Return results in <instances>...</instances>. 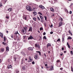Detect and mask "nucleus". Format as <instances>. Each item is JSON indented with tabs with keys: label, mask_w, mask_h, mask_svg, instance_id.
Listing matches in <instances>:
<instances>
[{
	"label": "nucleus",
	"mask_w": 73,
	"mask_h": 73,
	"mask_svg": "<svg viewBox=\"0 0 73 73\" xmlns=\"http://www.w3.org/2000/svg\"><path fill=\"white\" fill-rule=\"evenodd\" d=\"M26 8L29 11H32V8L30 6H27L26 7Z\"/></svg>",
	"instance_id": "1"
},
{
	"label": "nucleus",
	"mask_w": 73,
	"mask_h": 73,
	"mask_svg": "<svg viewBox=\"0 0 73 73\" xmlns=\"http://www.w3.org/2000/svg\"><path fill=\"white\" fill-rule=\"evenodd\" d=\"M28 32H32V28L31 27H30L29 28V30H28Z\"/></svg>",
	"instance_id": "2"
},
{
	"label": "nucleus",
	"mask_w": 73,
	"mask_h": 73,
	"mask_svg": "<svg viewBox=\"0 0 73 73\" xmlns=\"http://www.w3.org/2000/svg\"><path fill=\"white\" fill-rule=\"evenodd\" d=\"M39 7L41 8V9H45V7H44L42 5H40L39 6Z\"/></svg>",
	"instance_id": "3"
},
{
	"label": "nucleus",
	"mask_w": 73,
	"mask_h": 73,
	"mask_svg": "<svg viewBox=\"0 0 73 73\" xmlns=\"http://www.w3.org/2000/svg\"><path fill=\"white\" fill-rule=\"evenodd\" d=\"M62 22H60L59 23V27H61L62 26Z\"/></svg>",
	"instance_id": "4"
},
{
	"label": "nucleus",
	"mask_w": 73,
	"mask_h": 73,
	"mask_svg": "<svg viewBox=\"0 0 73 73\" xmlns=\"http://www.w3.org/2000/svg\"><path fill=\"white\" fill-rule=\"evenodd\" d=\"M53 70V66H51L50 68L49 69V70Z\"/></svg>",
	"instance_id": "5"
},
{
	"label": "nucleus",
	"mask_w": 73,
	"mask_h": 73,
	"mask_svg": "<svg viewBox=\"0 0 73 73\" xmlns=\"http://www.w3.org/2000/svg\"><path fill=\"white\" fill-rule=\"evenodd\" d=\"M22 32L24 34H25V33H26V30L23 29H22Z\"/></svg>",
	"instance_id": "6"
},
{
	"label": "nucleus",
	"mask_w": 73,
	"mask_h": 73,
	"mask_svg": "<svg viewBox=\"0 0 73 73\" xmlns=\"http://www.w3.org/2000/svg\"><path fill=\"white\" fill-rule=\"evenodd\" d=\"M32 38H34L32 35H31L28 38V39L29 40V39H32Z\"/></svg>",
	"instance_id": "7"
},
{
	"label": "nucleus",
	"mask_w": 73,
	"mask_h": 73,
	"mask_svg": "<svg viewBox=\"0 0 73 73\" xmlns=\"http://www.w3.org/2000/svg\"><path fill=\"white\" fill-rule=\"evenodd\" d=\"M35 46L36 47H38V48H40V46H39V45H37V44H35Z\"/></svg>",
	"instance_id": "8"
},
{
	"label": "nucleus",
	"mask_w": 73,
	"mask_h": 73,
	"mask_svg": "<svg viewBox=\"0 0 73 73\" xmlns=\"http://www.w3.org/2000/svg\"><path fill=\"white\" fill-rule=\"evenodd\" d=\"M17 55H14V59H15V61H16V58L17 57Z\"/></svg>",
	"instance_id": "9"
},
{
	"label": "nucleus",
	"mask_w": 73,
	"mask_h": 73,
	"mask_svg": "<svg viewBox=\"0 0 73 73\" xmlns=\"http://www.w3.org/2000/svg\"><path fill=\"white\" fill-rule=\"evenodd\" d=\"M29 60H28V62H31L32 61L33 59H31V57H30L29 58Z\"/></svg>",
	"instance_id": "10"
},
{
	"label": "nucleus",
	"mask_w": 73,
	"mask_h": 73,
	"mask_svg": "<svg viewBox=\"0 0 73 73\" xmlns=\"http://www.w3.org/2000/svg\"><path fill=\"white\" fill-rule=\"evenodd\" d=\"M12 66L10 65H8V67H7V68L8 69H9L10 68H12Z\"/></svg>",
	"instance_id": "11"
},
{
	"label": "nucleus",
	"mask_w": 73,
	"mask_h": 73,
	"mask_svg": "<svg viewBox=\"0 0 73 73\" xmlns=\"http://www.w3.org/2000/svg\"><path fill=\"white\" fill-rule=\"evenodd\" d=\"M0 36L2 38H3V34L2 33H0Z\"/></svg>",
	"instance_id": "12"
},
{
	"label": "nucleus",
	"mask_w": 73,
	"mask_h": 73,
	"mask_svg": "<svg viewBox=\"0 0 73 73\" xmlns=\"http://www.w3.org/2000/svg\"><path fill=\"white\" fill-rule=\"evenodd\" d=\"M6 51L7 52H8L9 51V47L8 46L6 48Z\"/></svg>",
	"instance_id": "13"
},
{
	"label": "nucleus",
	"mask_w": 73,
	"mask_h": 73,
	"mask_svg": "<svg viewBox=\"0 0 73 73\" xmlns=\"http://www.w3.org/2000/svg\"><path fill=\"white\" fill-rule=\"evenodd\" d=\"M51 46V45L50 44V43H48L47 44V48H48V46Z\"/></svg>",
	"instance_id": "14"
},
{
	"label": "nucleus",
	"mask_w": 73,
	"mask_h": 73,
	"mask_svg": "<svg viewBox=\"0 0 73 73\" xmlns=\"http://www.w3.org/2000/svg\"><path fill=\"white\" fill-rule=\"evenodd\" d=\"M12 8H9L8 9V11H9V12H11V11H12Z\"/></svg>",
	"instance_id": "15"
},
{
	"label": "nucleus",
	"mask_w": 73,
	"mask_h": 73,
	"mask_svg": "<svg viewBox=\"0 0 73 73\" xmlns=\"http://www.w3.org/2000/svg\"><path fill=\"white\" fill-rule=\"evenodd\" d=\"M29 50H33V48L32 47H29Z\"/></svg>",
	"instance_id": "16"
},
{
	"label": "nucleus",
	"mask_w": 73,
	"mask_h": 73,
	"mask_svg": "<svg viewBox=\"0 0 73 73\" xmlns=\"http://www.w3.org/2000/svg\"><path fill=\"white\" fill-rule=\"evenodd\" d=\"M22 68H23V70H24L25 69V67L24 66H23L22 67Z\"/></svg>",
	"instance_id": "17"
},
{
	"label": "nucleus",
	"mask_w": 73,
	"mask_h": 73,
	"mask_svg": "<svg viewBox=\"0 0 73 73\" xmlns=\"http://www.w3.org/2000/svg\"><path fill=\"white\" fill-rule=\"evenodd\" d=\"M35 58L36 60H37V55H35Z\"/></svg>",
	"instance_id": "18"
},
{
	"label": "nucleus",
	"mask_w": 73,
	"mask_h": 73,
	"mask_svg": "<svg viewBox=\"0 0 73 73\" xmlns=\"http://www.w3.org/2000/svg\"><path fill=\"white\" fill-rule=\"evenodd\" d=\"M50 11H52V12H54V9L53 8H50Z\"/></svg>",
	"instance_id": "19"
},
{
	"label": "nucleus",
	"mask_w": 73,
	"mask_h": 73,
	"mask_svg": "<svg viewBox=\"0 0 73 73\" xmlns=\"http://www.w3.org/2000/svg\"><path fill=\"white\" fill-rule=\"evenodd\" d=\"M33 13L34 15V16H36L37 15V13L36 12H33Z\"/></svg>",
	"instance_id": "20"
},
{
	"label": "nucleus",
	"mask_w": 73,
	"mask_h": 73,
	"mask_svg": "<svg viewBox=\"0 0 73 73\" xmlns=\"http://www.w3.org/2000/svg\"><path fill=\"white\" fill-rule=\"evenodd\" d=\"M72 38L70 37V36H68V38L67 39V40H70V39H72Z\"/></svg>",
	"instance_id": "21"
},
{
	"label": "nucleus",
	"mask_w": 73,
	"mask_h": 73,
	"mask_svg": "<svg viewBox=\"0 0 73 73\" xmlns=\"http://www.w3.org/2000/svg\"><path fill=\"white\" fill-rule=\"evenodd\" d=\"M64 10L66 12V13H68V10L66 9H64Z\"/></svg>",
	"instance_id": "22"
},
{
	"label": "nucleus",
	"mask_w": 73,
	"mask_h": 73,
	"mask_svg": "<svg viewBox=\"0 0 73 73\" xmlns=\"http://www.w3.org/2000/svg\"><path fill=\"white\" fill-rule=\"evenodd\" d=\"M1 52H4V48H1Z\"/></svg>",
	"instance_id": "23"
},
{
	"label": "nucleus",
	"mask_w": 73,
	"mask_h": 73,
	"mask_svg": "<svg viewBox=\"0 0 73 73\" xmlns=\"http://www.w3.org/2000/svg\"><path fill=\"white\" fill-rule=\"evenodd\" d=\"M21 54H23V56H25V53L24 52H21Z\"/></svg>",
	"instance_id": "24"
},
{
	"label": "nucleus",
	"mask_w": 73,
	"mask_h": 73,
	"mask_svg": "<svg viewBox=\"0 0 73 73\" xmlns=\"http://www.w3.org/2000/svg\"><path fill=\"white\" fill-rule=\"evenodd\" d=\"M23 19H25V20H27V17H25V16H23Z\"/></svg>",
	"instance_id": "25"
},
{
	"label": "nucleus",
	"mask_w": 73,
	"mask_h": 73,
	"mask_svg": "<svg viewBox=\"0 0 73 73\" xmlns=\"http://www.w3.org/2000/svg\"><path fill=\"white\" fill-rule=\"evenodd\" d=\"M40 19H42V20H43V19H44V18H43V17L41 16L40 15Z\"/></svg>",
	"instance_id": "26"
},
{
	"label": "nucleus",
	"mask_w": 73,
	"mask_h": 73,
	"mask_svg": "<svg viewBox=\"0 0 73 73\" xmlns=\"http://www.w3.org/2000/svg\"><path fill=\"white\" fill-rule=\"evenodd\" d=\"M43 39H45V40L46 39V36H44L43 38Z\"/></svg>",
	"instance_id": "27"
},
{
	"label": "nucleus",
	"mask_w": 73,
	"mask_h": 73,
	"mask_svg": "<svg viewBox=\"0 0 73 73\" xmlns=\"http://www.w3.org/2000/svg\"><path fill=\"white\" fill-rule=\"evenodd\" d=\"M36 52H37L38 53H39V55H40V56L41 55V52H40V51H36Z\"/></svg>",
	"instance_id": "28"
},
{
	"label": "nucleus",
	"mask_w": 73,
	"mask_h": 73,
	"mask_svg": "<svg viewBox=\"0 0 73 73\" xmlns=\"http://www.w3.org/2000/svg\"><path fill=\"white\" fill-rule=\"evenodd\" d=\"M32 11H36V9L35 8H33L32 10Z\"/></svg>",
	"instance_id": "29"
},
{
	"label": "nucleus",
	"mask_w": 73,
	"mask_h": 73,
	"mask_svg": "<svg viewBox=\"0 0 73 73\" xmlns=\"http://www.w3.org/2000/svg\"><path fill=\"white\" fill-rule=\"evenodd\" d=\"M68 32L69 33H70L71 34V36H72V33H71V31H70V30L69 31H68Z\"/></svg>",
	"instance_id": "30"
},
{
	"label": "nucleus",
	"mask_w": 73,
	"mask_h": 73,
	"mask_svg": "<svg viewBox=\"0 0 73 73\" xmlns=\"http://www.w3.org/2000/svg\"><path fill=\"white\" fill-rule=\"evenodd\" d=\"M71 71H72V72H73V67L71 66Z\"/></svg>",
	"instance_id": "31"
},
{
	"label": "nucleus",
	"mask_w": 73,
	"mask_h": 73,
	"mask_svg": "<svg viewBox=\"0 0 73 73\" xmlns=\"http://www.w3.org/2000/svg\"><path fill=\"white\" fill-rule=\"evenodd\" d=\"M25 29L26 31H27V27H24V29Z\"/></svg>",
	"instance_id": "32"
},
{
	"label": "nucleus",
	"mask_w": 73,
	"mask_h": 73,
	"mask_svg": "<svg viewBox=\"0 0 73 73\" xmlns=\"http://www.w3.org/2000/svg\"><path fill=\"white\" fill-rule=\"evenodd\" d=\"M2 43L3 44V45H7V44L4 42H3Z\"/></svg>",
	"instance_id": "33"
},
{
	"label": "nucleus",
	"mask_w": 73,
	"mask_h": 73,
	"mask_svg": "<svg viewBox=\"0 0 73 73\" xmlns=\"http://www.w3.org/2000/svg\"><path fill=\"white\" fill-rule=\"evenodd\" d=\"M11 61L10 60H8V62L9 63V64H11Z\"/></svg>",
	"instance_id": "34"
},
{
	"label": "nucleus",
	"mask_w": 73,
	"mask_h": 73,
	"mask_svg": "<svg viewBox=\"0 0 73 73\" xmlns=\"http://www.w3.org/2000/svg\"><path fill=\"white\" fill-rule=\"evenodd\" d=\"M62 40L63 42H64V38H62Z\"/></svg>",
	"instance_id": "35"
},
{
	"label": "nucleus",
	"mask_w": 73,
	"mask_h": 73,
	"mask_svg": "<svg viewBox=\"0 0 73 73\" xmlns=\"http://www.w3.org/2000/svg\"><path fill=\"white\" fill-rule=\"evenodd\" d=\"M33 20H34L35 21H36V18H33Z\"/></svg>",
	"instance_id": "36"
},
{
	"label": "nucleus",
	"mask_w": 73,
	"mask_h": 73,
	"mask_svg": "<svg viewBox=\"0 0 73 73\" xmlns=\"http://www.w3.org/2000/svg\"><path fill=\"white\" fill-rule=\"evenodd\" d=\"M43 29L42 27H40V31H42Z\"/></svg>",
	"instance_id": "37"
},
{
	"label": "nucleus",
	"mask_w": 73,
	"mask_h": 73,
	"mask_svg": "<svg viewBox=\"0 0 73 73\" xmlns=\"http://www.w3.org/2000/svg\"><path fill=\"white\" fill-rule=\"evenodd\" d=\"M57 41H59V42H60V39L58 38V40H57Z\"/></svg>",
	"instance_id": "38"
},
{
	"label": "nucleus",
	"mask_w": 73,
	"mask_h": 73,
	"mask_svg": "<svg viewBox=\"0 0 73 73\" xmlns=\"http://www.w3.org/2000/svg\"><path fill=\"white\" fill-rule=\"evenodd\" d=\"M56 62L57 63H58L60 62V60H57V61H56Z\"/></svg>",
	"instance_id": "39"
},
{
	"label": "nucleus",
	"mask_w": 73,
	"mask_h": 73,
	"mask_svg": "<svg viewBox=\"0 0 73 73\" xmlns=\"http://www.w3.org/2000/svg\"><path fill=\"white\" fill-rule=\"evenodd\" d=\"M70 53L71 54H73V52H72V51H70Z\"/></svg>",
	"instance_id": "40"
},
{
	"label": "nucleus",
	"mask_w": 73,
	"mask_h": 73,
	"mask_svg": "<svg viewBox=\"0 0 73 73\" xmlns=\"http://www.w3.org/2000/svg\"><path fill=\"white\" fill-rule=\"evenodd\" d=\"M69 13L70 14H72V12L71 11H70L69 12Z\"/></svg>",
	"instance_id": "41"
},
{
	"label": "nucleus",
	"mask_w": 73,
	"mask_h": 73,
	"mask_svg": "<svg viewBox=\"0 0 73 73\" xmlns=\"http://www.w3.org/2000/svg\"><path fill=\"white\" fill-rule=\"evenodd\" d=\"M32 64H35V62L34 61H33V62H32Z\"/></svg>",
	"instance_id": "42"
},
{
	"label": "nucleus",
	"mask_w": 73,
	"mask_h": 73,
	"mask_svg": "<svg viewBox=\"0 0 73 73\" xmlns=\"http://www.w3.org/2000/svg\"><path fill=\"white\" fill-rule=\"evenodd\" d=\"M18 33V32L17 31V32H15V35H17Z\"/></svg>",
	"instance_id": "43"
},
{
	"label": "nucleus",
	"mask_w": 73,
	"mask_h": 73,
	"mask_svg": "<svg viewBox=\"0 0 73 73\" xmlns=\"http://www.w3.org/2000/svg\"><path fill=\"white\" fill-rule=\"evenodd\" d=\"M13 35H11V37L12 38H13Z\"/></svg>",
	"instance_id": "44"
},
{
	"label": "nucleus",
	"mask_w": 73,
	"mask_h": 73,
	"mask_svg": "<svg viewBox=\"0 0 73 73\" xmlns=\"http://www.w3.org/2000/svg\"><path fill=\"white\" fill-rule=\"evenodd\" d=\"M60 56H62V55H63V54H62V53H60Z\"/></svg>",
	"instance_id": "45"
},
{
	"label": "nucleus",
	"mask_w": 73,
	"mask_h": 73,
	"mask_svg": "<svg viewBox=\"0 0 73 73\" xmlns=\"http://www.w3.org/2000/svg\"><path fill=\"white\" fill-rule=\"evenodd\" d=\"M37 19H38V20L39 21H40V18H39V17H37Z\"/></svg>",
	"instance_id": "46"
},
{
	"label": "nucleus",
	"mask_w": 73,
	"mask_h": 73,
	"mask_svg": "<svg viewBox=\"0 0 73 73\" xmlns=\"http://www.w3.org/2000/svg\"><path fill=\"white\" fill-rule=\"evenodd\" d=\"M50 34H53V32H51L50 33Z\"/></svg>",
	"instance_id": "47"
},
{
	"label": "nucleus",
	"mask_w": 73,
	"mask_h": 73,
	"mask_svg": "<svg viewBox=\"0 0 73 73\" xmlns=\"http://www.w3.org/2000/svg\"><path fill=\"white\" fill-rule=\"evenodd\" d=\"M68 48H70V45H68Z\"/></svg>",
	"instance_id": "48"
},
{
	"label": "nucleus",
	"mask_w": 73,
	"mask_h": 73,
	"mask_svg": "<svg viewBox=\"0 0 73 73\" xmlns=\"http://www.w3.org/2000/svg\"><path fill=\"white\" fill-rule=\"evenodd\" d=\"M41 21L42 23H44V21H43V20H41Z\"/></svg>",
	"instance_id": "49"
},
{
	"label": "nucleus",
	"mask_w": 73,
	"mask_h": 73,
	"mask_svg": "<svg viewBox=\"0 0 73 73\" xmlns=\"http://www.w3.org/2000/svg\"><path fill=\"white\" fill-rule=\"evenodd\" d=\"M6 18H7V19H9V17L7 16L6 17Z\"/></svg>",
	"instance_id": "50"
},
{
	"label": "nucleus",
	"mask_w": 73,
	"mask_h": 73,
	"mask_svg": "<svg viewBox=\"0 0 73 73\" xmlns=\"http://www.w3.org/2000/svg\"><path fill=\"white\" fill-rule=\"evenodd\" d=\"M43 35H46V33L45 32L43 33Z\"/></svg>",
	"instance_id": "51"
},
{
	"label": "nucleus",
	"mask_w": 73,
	"mask_h": 73,
	"mask_svg": "<svg viewBox=\"0 0 73 73\" xmlns=\"http://www.w3.org/2000/svg\"><path fill=\"white\" fill-rule=\"evenodd\" d=\"M45 17V20H46V17L45 16V17Z\"/></svg>",
	"instance_id": "52"
},
{
	"label": "nucleus",
	"mask_w": 73,
	"mask_h": 73,
	"mask_svg": "<svg viewBox=\"0 0 73 73\" xmlns=\"http://www.w3.org/2000/svg\"><path fill=\"white\" fill-rule=\"evenodd\" d=\"M60 19L61 20V21H62V20H63V19H62V18H61Z\"/></svg>",
	"instance_id": "53"
},
{
	"label": "nucleus",
	"mask_w": 73,
	"mask_h": 73,
	"mask_svg": "<svg viewBox=\"0 0 73 73\" xmlns=\"http://www.w3.org/2000/svg\"><path fill=\"white\" fill-rule=\"evenodd\" d=\"M50 27H51V28H52V27H53V25H51L50 26Z\"/></svg>",
	"instance_id": "54"
},
{
	"label": "nucleus",
	"mask_w": 73,
	"mask_h": 73,
	"mask_svg": "<svg viewBox=\"0 0 73 73\" xmlns=\"http://www.w3.org/2000/svg\"><path fill=\"white\" fill-rule=\"evenodd\" d=\"M25 37H26V36H23V38L24 39V38H25Z\"/></svg>",
	"instance_id": "55"
},
{
	"label": "nucleus",
	"mask_w": 73,
	"mask_h": 73,
	"mask_svg": "<svg viewBox=\"0 0 73 73\" xmlns=\"http://www.w3.org/2000/svg\"><path fill=\"white\" fill-rule=\"evenodd\" d=\"M39 14H40V15H42V13H41L39 12Z\"/></svg>",
	"instance_id": "56"
},
{
	"label": "nucleus",
	"mask_w": 73,
	"mask_h": 73,
	"mask_svg": "<svg viewBox=\"0 0 73 73\" xmlns=\"http://www.w3.org/2000/svg\"><path fill=\"white\" fill-rule=\"evenodd\" d=\"M64 47H62V50H64Z\"/></svg>",
	"instance_id": "57"
},
{
	"label": "nucleus",
	"mask_w": 73,
	"mask_h": 73,
	"mask_svg": "<svg viewBox=\"0 0 73 73\" xmlns=\"http://www.w3.org/2000/svg\"><path fill=\"white\" fill-rule=\"evenodd\" d=\"M3 39L4 40H6V38L5 37H3Z\"/></svg>",
	"instance_id": "58"
},
{
	"label": "nucleus",
	"mask_w": 73,
	"mask_h": 73,
	"mask_svg": "<svg viewBox=\"0 0 73 73\" xmlns=\"http://www.w3.org/2000/svg\"><path fill=\"white\" fill-rule=\"evenodd\" d=\"M67 45H68V46L69 45V43H68V42H67Z\"/></svg>",
	"instance_id": "59"
},
{
	"label": "nucleus",
	"mask_w": 73,
	"mask_h": 73,
	"mask_svg": "<svg viewBox=\"0 0 73 73\" xmlns=\"http://www.w3.org/2000/svg\"><path fill=\"white\" fill-rule=\"evenodd\" d=\"M44 56L45 57H46V54H45V53H44Z\"/></svg>",
	"instance_id": "60"
},
{
	"label": "nucleus",
	"mask_w": 73,
	"mask_h": 73,
	"mask_svg": "<svg viewBox=\"0 0 73 73\" xmlns=\"http://www.w3.org/2000/svg\"><path fill=\"white\" fill-rule=\"evenodd\" d=\"M72 5H73V3H71V5H70V6H72Z\"/></svg>",
	"instance_id": "61"
},
{
	"label": "nucleus",
	"mask_w": 73,
	"mask_h": 73,
	"mask_svg": "<svg viewBox=\"0 0 73 73\" xmlns=\"http://www.w3.org/2000/svg\"><path fill=\"white\" fill-rule=\"evenodd\" d=\"M54 1L55 2H56L57 1V0H54Z\"/></svg>",
	"instance_id": "62"
},
{
	"label": "nucleus",
	"mask_w": 73,
	"mask_h": 73,
	"mask_svg": "<svg viewBox=\"0 0 73 73\" xmlns=\"http://www.w3.org/2000/svg\"><path fill=\"white\" fill-rule=\"evenodd\" d=\"M1 6H2V5H1V4H0V7H1Z\"/></svg>",
	"instance_id": "63"
},
{
	"label": "nucleus",
	"mask_w": 73,
	"mask_h": 73,
	"mask_svg": "<svg viewBox=\"0 0 73 73\" xmlns=\"http://www.w3.org/2000/svg\"><path fill=\"white\" fill-rule=\"evenodd\" d=\"M60 70H62V68H60Z\"/></svg>",
	"instance_id": "64"
}]
</instances>
